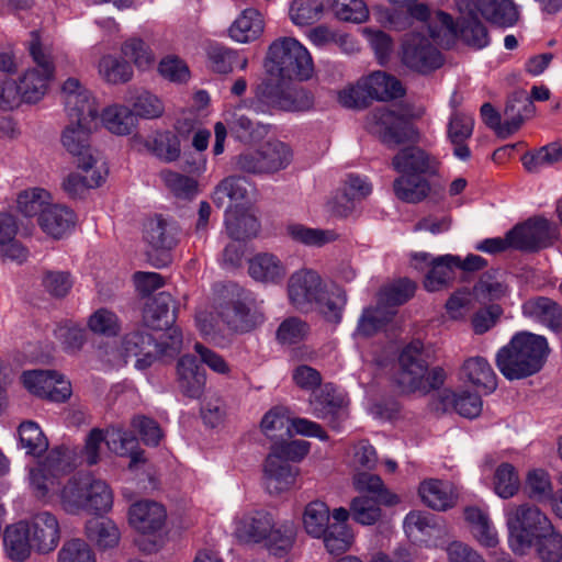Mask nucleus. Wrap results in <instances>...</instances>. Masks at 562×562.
<instances>
[{
  "instance_id": "45",
  "label": "nucleus",
  "mask_w": 562,
  "mask_h": 562,
  "mask_svg": "<svg viewBox=\"0 0 562 562\" xmlns=\"http://www.w3.org/2000/svg\"><path fill=\"white\" fill-rule=\"evenodd\" d=\"M263 18L252 8L244 10L231 25L228 33L237 43H249L257 40L263 32Z\"/></svg>"
},
{
  "instance_id": "11",
  "label": "nucleus",
  "mask_w": 562,
  "mask_h": 562,
  "mask_svg": "<svg viewBox=\"0 0 562 562\" xmlns=\"http://www.w3.org/2000/svg\"><path fill=\"white\" fill-rule=\"evenodd\" d=\"M76 170L63 180V189L71 196H80L90 189L105 182L109 168L105 159L97 149L74 158Z\"/></svg>"
},
{
  "instance_id": "31",
  "label": "nucleus",
  "mask_w": 562,
  "mask_h": 562,
  "mask_svg": "<svg viewBox=\"0 0 562 562\" xmlns=\"http://www.w3.org/2000/svg\"><path fill=\"white\" fill-rule=\"evenodd\" d=\"M122 350L124 356L123 362L126 361V358L135 357V367L138 370L149 368L156 360L153 339L148 334L143 331L127 334L123 339Z\"/></svg>"
},
{
  "instance_id": "1",
  "label": "nucleus",
  "mask_w": 562,
  "mask_h": 562,
  "mask_svg": "<svg viewBox=\"0 0 562 562\" xmlns=\"http://www.w3.org/2000/svg\"><path fill=\"white\" fill-rule=\"evenodd\" d=\"M549 352L546 337L522 331L498 350L496 366L508 380L524 379L541 370Z\"/></svg>"
},
{
  "instance_id": "28",
  "label": "nucleus",
  "mask_w": 562,
  "mask_h": 562,
  "mask_svg": "<svg viewBox=\"0 0 562 562\" xmlns=\"http://www.w3.org/2000/svg\"><path fill=\"white\" fill-rule=\"evenodd\" d=\"M166 509L159 503L142 501L130 507V524L140 533L154 535L159 531L166 522Z\"/></svg>"
},
{
  "instance_id": "47",
  "label": "nucleus",
  "mask_w": 562,
  "mask_h": 562,
  "mask_svg": "<svg viewBox=\"0 0 562 562\" xmlns=\"http://www.w3.org/2000/svg\"><path fill=\"white\" fill-rule=\"evenodd\" d=\"M225 227L229 238L246 241L258 235L260 224L252 214L229 207L225 214Z\"/></svg>"
},
{
  "instance_id": "35",
  "label": "nucleus",
  "mask_w": 562,
  "mask_h": 562,
  "mask_svg": "<svg viewBox=\"0 0 562 562\" xmlns=\"http://www.w3.org/2000/svg\"><path fill=\"white\" fill-rule=\"evenodd\" d=\"M143 321L147 327L155 330L170 327L175 321L171 295L161 292L150 299L145 305Z\"/></svg>"
},
{
  "instance_id": "3",
  "label": "nucleus",
  "mask_w": 562,
  "mask_h": 562,
  "mask_svg": "<svg viewBox=\"0 0 562 562\" xmlns=\"http://www.w3.org/2000/svg\"><path fill=\"white\" fill-rule=\"evenodd\" d=\"M508 543L516 554L527 553L536 540L552 530L551 520L536 505L508 503L504 507Z\"/></svg>"
},
{
  "instance_id": "51",
  "label": "nucleus",
  "mask_w": 562,
  "mask_h": 562,
  "mask_svg": "<svg viewBox=\"0 0 562 562\" xmlns=\"http://www.w3.org/2000/svg\"><path fill=\"white\" fill-rule=\"evenodd\" d=\"M98 74L109 85H123L134 76L132 65L113 54L103 55L98 63Z\"/></svg>"
},
{
  "instance_id": "20",
  "label": "nucleus",
  "mask_w": 562,
  "mask_h": 562,
  "mask_svg": "<svg viewBox=\"0 0 562 562\" xmlns=\"http://www.w3.org/2000/svg\"><path fill=\"white\" fill-rule=\"evenodd\" d=\"M310 405L312 414L316 418L327 420L335 430H339L348 417L345 397L328 386L315 393L310 400Z\"/></svg>"
},
{
  "instance_id": "55",
  "label": "nucleus",
  "mask_w": 562,
  "mask_h": 562,
  "mask_svg": "<svg viewBox=\"0 0 562 562\" xmlns=\"http://www.w3.org/2000/svg\"><path fill=\"white\" fill-rule=\"evenodd\" d=\"M296 537V530L291 522L273 521L271 531L268 532L263 544L267 550L278 557H283L292 549Z\"/></svg>"
},
{
  "instance_id": "21",
  "label": "nucleus",
  "mask_w": 562,
  "mask_h": 562,
  "mask_svg": "<svg viewBox=\"0 0 562 562\" xmlns=\"http://www.w3.org/2000/svg\"><path fill=\"white\" fill-rule=\"evenodd\" d=\"M495 463L496 461L493 456H486L481 464L482 475L485 479L487 473H492L490 485L499 498H513L520 490L518 471L508 462H502L494 469Z\"/></svg>"
},
{
  "instance_id": "41",
  "label": "nucleus",
  "mask_w": 562,
  "mask_h": 562,
  "mask_svg": "<svg viewBox=\"0 0 562 562\" xmlns=\"http://www.w3.org/2000/svg\"><path fill=\"white\" fill-rule=\"evenodd\" d=\"M75 224L74 213L61 205L49 204L38 217L42 231L53 238H61L70 232Z\"/></svg>"
},
{
  "instance_id": "48",
  "label": "nucleus",
  "mask_w": 562,
  "mask_h": 562,
  "mask_svg": "<svg viewBox=\"0 0 562 562\" xmlns=\"http://www.w3.org/2000/svg\"><path fill=\"white\" fill-rule=\"evenodd\" d=\"M85 533L100 550L116 547L121 539V532L117 526L112 520L105 518H92L88 520L85 527Z\"/></svg>"
},
{
  "instance_id": "46",
  "label": "nucleus",
  "mask_w": 562,
  "mask_h": 562,
  "mask_svg": "<svg viewBox=\"0 0 562 562\" xmlns=\"http://www.w3.org/2000/svg\"><path fill=\"white\" fill-rule=\"evenodd\" d=\"M440 401L443 409L452 408L456 413L467 418L477 417L483 407L481 397L476 393L465 390H445L440 394Z\"/></svg>"
},
{
  "instance_id": "30",
  "label": "nucleus",
  "mask_w": 562,
  "mask_h": 562,
  "mask_svg": "<svg viewBox=\"0 0 562 562\" xmlns=\"http://www.w3.org/2000/svg\"><path fill=\"white\" fill-rule=\"evenodd\" d=\"M106 446L117 456L130 457L131 470H136L145 463L144 452L138 448V440L131 431L120 428L108 429Z\"/></svg>"
},
{
  "instance_id": "5",
  "label": "nucleus",
  "mask_w": 562,
  "mask_h": 562,
  "mask_svg": "<svg viewBox=\"0 0 562 562\" xmlns=\"http://www.w3.org/2000/svg\"><path fill=\"white\" fill-rule=\"evenodd\" d=\"M457 9L460 13V20L453 19L445 13H436V22L440 26L439 31H431V36L441 45H449L460 34L462 40L475 48L486 47L490 37L485 26L477 19L472 0H457Z\"/></svg>"
},
{
  "instance_id": "14",
  "label": "nucleus",
  "mask_w": 562,
  "mask_h": 562,
  "mask_svg": "<svg viewBox=\"0 0 562 562\" xmlns=\"http://www.w3.org/2000/svg\"><path fill=\"white\" fill-rule=\"evenodd\" d=\"M61 94L70 122L99 124L100 104L98 99L79 79L68 78L61 87Z\"/></svg>"
},
{
  "instance_id": "52",
  "label": "nucleus",
  "mask_w": 562,
  "mask_h": 562,
  "mask_svg": "<svg viewBox=\"0 0 562 562\" xmlns=\"http://www.w3.org/2000/svg\"><path fill=\"white\" fill-rule=\"evenodd\" d=\"M462 376L477 387L492 392L496 387V375L482 357H472L465 360L462 367Z\"/></svg>"
},
{
  "instance_id": "15",
  "label": "nucleus",
  "mask_w": 562,
  "mask_h": 562,
  "mask_svg": "<svg viewBox=\"0 0 562 562\" xmlns=\"http://www.w3.org/2000/svg\"><path fill=\"white\" fill-rule=\"evenodd\" d=\"M75 454L67 447H57L49 452L44 463L30 471L31 485L37 497L48 496L55 491L57 474L71 467Z\"/></svg>"
},
{
  "instance_id": "56",
  "label": "nucleus",
  "mask_w": 562,
  "mask_h": 562,
  "mask_svg": "<svg viewBox=\"0 0 562 562\" xmlns=\"http://www.w3.org/2000/svg\"><path fill=\"white\" fill-rule=\"evenodd\" d=\"M394 314V310H387L379 302L375 307H366L358 319L355 335L361 337L374 335L391 321Z\"/></svg>"
},
{
  "instance_id": "10",
  "label": "nucleus",
  "mask_w": 562,
  "mask_h": 562,
  "mask_svg": "<svg viewBox=\"0 0 562 562\" xmlns=\"http://www.w3.org/2000/svg\"><path fill=\"white\" fill-rule=\"evenodd\" d=\"M435 23L437 22L435 21ZM439 29L438 24L435 27H429V36L417 31L402 36L397 54L406 68L419 74H427L442 65L441 54L429 38H434L431 31H439Z\"/></svg>"
},
{
  "instance_id": "40",
  "label": "nucleus",
  "mask_w": 562,
  "mask_h": 562,
  "mask_svg": "<svg viewBox=\"0 0 562 562\" xmlns=\"http://www.w3.org/2000/svg\"><path fill=\"white\" fill-rule=\"evenodd\" d=\"M117 136L130 135L137 125L136 114L126 105L114 103L103 109L99 123Z\"/></svg>"
},
{
  "instance_id": "57",
  "label": "nucleus",
  "mask_w": 562,
  "mask_h": 562,
  "mask_svg": "<svg viewBox=\"0 0 562 562\" xmlns=\"http://www.w3.org/2000/svg\"><path fill=\"white\" fill-rule=\"evenodd\" d=\"M416 284L408 279H400L383 286L378 294V301L387 310L407 302L415 293Z\"/></svg>"
},
{
  "instance_id": "2",
  "label": "nucleus",
  "mask_w": 562,
  "mask_h": 562,
  "mask_svg": "<svg viewBox=\"0 0 562 562\" xmlns=\"http://www.w3.org/2000/svg\"><path fill=\"white\" fill-rule=\"evenodd\" d=\"M55 496L63 510L70 515L106 513L113 505L109 485L90 475L74 476L64 484L57 481L55 491L44 498L53 499Z\"/></svg>"
},
{
  "instance_id": "18",
  "label": "nucleus",
  "mask_w": 562,
  "mask_h": 562,
  "mask_svg": "<svg viewBox=\"0 0 562 562\" xmlns=\"http://www.w3.org/2000/svg\"><path fill=\"white\" fill-rule=\"evenodd\" d=\"M249 99H247L248 101ZM246 100L241 101L239 105L225 113V122H217L214 126L215 143L213 146L214 155H221L224 151V144L227 135V126L239 139H251L255 135L260 134L263 126L254 122L250 117L243 113L244 109L252 111L249 106L245 105Z\"/></svg>"
},
{
  "instance_id": "26",
  "label": "nucleus",
  "mask_w": 562,
  "mask_h": 562,
  "mask_svg": "<svg viewBox=\"0 0 562 562\" xmlns=\"http://www.w3.org/2000/svg\"><path fill=\"white\" fill-rule=\"evenodd\" d=\"M26 524L36 551L47 553L57 547L60 539V527L55 515L42 512L34 515Z\"/></svg>"
},
{
  "instance_id": "37",
  "label": "nucleus",
  "mask_w": 562,
  "mask_h": 562,
  "mask_svg": "<svg viewBox=\"0 0 562 562\" xmlns=\"http://www.w3.org/2000/svg\"><path fill=\"white\" fill-rule=\"evenodd\" d=\"M418 494L425 505L436 510H446L452 507L457 499L452 485L436 479L423 481Z\"/></svg>"
},
{
  "instance_id": "39",
  "label": "nucleus",
  "mask_w": 562,
  "mask_h": 562,
  "mask_svg": "<svg viewBox=\"0 0 562 562\" xmlns=\"http://www.w3.org/2000/svg\"><path fill=\"white\" fill-rule=\"evenodd\" d=\"M461 265V258L454 255H442L431 260L430 270L425 277L424 286L429 292L445 289L454 279V268Z\"/></svg>"
},
{
  "instance_id": "58",
  "label": "nucleus",
  "mask_w": 562,
  "mask_h": 562,
  "mask_svg": "<svg viewBox=\"0 0 562 562\" xmlns=\"http://www.w3.org/2000/svg\"><path fill=\"white\" fill-rule=\"evenodd\" d=\"M121 53L128 58L139 71H147L154 67L155 54L149 45L138 37H131L123 42Z\"/></svg>"
},
{
  "instance_id": "23",
  "label": "nucleus",
  "mask_w": 562,
  "mask_h": 562,
  "mask_svg": "<svg viewBox=\"0 0 562 562\" xmlns=\"http://www.w3.org/2000/svg\"><path fill=\"white\" fill-rule=\"evenodd\" d=\"M19 222L9 212H0V259L2 262L24 263L29 258V249L18 238Z\"/></svg>"
},
{
  "instance_id": "24",
  "label": "nucleus",
  "mask_w": 562,
  "mask_h": 562,
  "mask_svg": "<svg viewBox=\"0 0 562 562\" xmlns=\"http://www.w3.org/2000/svg\"><path fill=\"white\" fill-rule=\"evenodd\" d=\"M393 168L404 175L434 176L439 162L424 149L412 146L401 149L392 160Z\"/></svg>"
},
{
  "instance_id": "53",
  "label": "nucleus",
  "mask_w": 562,
  "mask_h": 562,
  "mask_svg": "<svg viewBox=\"0 0 562 562\" xmlns=\"http://www.w3.org/2000/svg\"><path fill=\"white\" fill-rule=\"evenodd\" d=\"M286 235L292 240L308 247H323L339 237L334 229L313 228L299 223L289 224Z\"/></svg>"
},
{
  "instance_id": "29",
  "label": "nucleus",
  "mask_w": 562,
  "mask_h": 562,
  "mask_svg": "<svg viewBox=\"0 0 562 562\" xmlns=\"http://www.w3.org/2000/svg\"><path fill=\"white\" fill-rule=\"evenodd\" d=\"M248 272L258 282L276 284L285 278L286 267L278 256L260 252L249 260Z\"/></svg>"
},
{
  "instance_id": "19",
  "label": "nucleus",
  "mask_w": 562,
  "mask_h": 562,
  "mask_svg": "<svg viewBox=\"0 0 562 562\" xmlns=\"http://www.w3.org/2000/svg\"><path fill=\"white\" fill-rule=\"evenodd\" d=\"M557 227L546 218L530 220L510 229L514 249L536 250L550 246L557 238Z\"/></svg>"
},
{
  "instance_id": "36",
  "label": "nucleus",
  "mask_w": 562,
  "mask_h": 562,
  "mask_svg": "<svg viewBox=\"0 0 562 562\" xmlns=\"http://www.w3.org/2000/svg\"><path fill=\"white\" fill-rule=\"evenodd\" d=\"M176 225L161 216L149 218L144 226V239L153 250H170L177 244Z\"/></svg>"
},
{
  "instance_id": "27",
  "label": "nucleus",
  "mask_w": 562,
  "mask_h": 562,
  "mask_svg": "<svg viewBox=\"0 0 562 562\" xmlns=\"http://www.w3.org/2000/svg\"><path fill=\"white\" fill-rule=\"evenodd\" d=\"M131 142L138 150L144 148L165 162L176 161L181 154L178 136L169 131H158L146 138L135 135Z\"/></svg>"
},
{
  "instance_id": "7",
  "label": "nucleus",
  "mask_w": 562,
  "mask_h": 562,
  "mask_svg": "<svg viewBox=\"0 0 562 562\" xmlns=\"http://www.w3.org/2000/svg\"><path fill=\"white\" fill-rule=\"evenodd\" d=\"M266 69L271 75L306 80L314 72L308 50L294 37H281L271 43L266 58Z\"/></svg>"
},
{
  "instance_id": "34",
  "label": "nucleus",
  "mask_w": 562,
  "mask_h": 562,
  "mask_svg": "<svg viewBox=\"0 0 562 562\" xmlns=\"http://www.w3.org/2000/svg\"><path fill=\"white\" fill-rule=\"evenodd\" d=\"M99 127V124H76L70 122L61 134V144L72 158L90 153L95 148L91 145V135Z\"/></svg>"
},
{
  "instance_id": "22",
  "label": "nucleus",
  "mask_w": 562,
  "mask_h": 562,
  "mask_svg": "<svg viewBox=\"0 0 562 562\" xmlns=\"http://www.w3.org/2000/svg\"><path fill=\"white\" fill-rule=\"evenodd\" d=\"M273 516L265 510L244 513L234 518L233 533L244 543H262L273 527Z\"/></svg>"
},
{
  "instance_id": "43",
  "label": "nucleus",
  "mask_w": 562,
  "mask_h": 562,
  "mask_svg": "<svg viewBox=\"0 0 562 562\" xmlns=\"http://www.w3.org/2000/svg\"><path fill=\"white\" fill-rule=\"evenodd\" d=\"M476 7L482 16L501 27L514 26L519 20V10L513 0H476Z\"/></svg>"
},
{
  "instance_id": "8",
  "label": "nucleus",
  "mask_w": 562,
  "mask_h": 562,
  "mask_svg": "<svg viewBox=\"0 0 562 562\" xmlns=\"http://www.w3.org/2000/svg\"><path fill=\"white\" fill-rule=\"evenodd\" d=\"M27 49L35 67L23 74L19 86L24 102L35 103L46 94L55 76V65L49 45L43 42L37 31L31 32Z\"/></svg>"
},
{
  "instance_id": "49",
  "label": "nucleus",
  "mask_w": 562,
  "mask_h": 562,
  "mask_svg": "<svg viewBox=\"0 0 562 562\" xmlns=\"http://www.w3.org/2000/svg\"><path fill=\"white\" fill-rule=\"evenodd\" d=\"M252 187L245 177L229 176L223 179L215 188L213 199L221 206L227 198L236 205L249 201Z\"/></svg>"
},
{
  "instance_id": "4",
  "label": "nucleus",
  "mask_w": 562,
  "mask_h": 562,
  "mask_svg": "<svg viewBox=\"0 0 562 562\" xmlns=\"http://www.w3.org/2000/svg\"><path fill=\"white\" fill-rule=\"evenodd\" d=\"M218 318L235 331H249L263 322V314L256 299L244 292L237 300L222 306L216 317L212 313L199 312L196 325L201 334L212 336L218 326Z\"/></svg>"
},
{
  "instance_id": "16",
  "label": "nucleus",
  "mask_w": 562,
  "mask_h": 562,
  "mask_svg": "<svg viewBox=\"0 0 562 562\" xmlns=\"http://www.w3.org/2000/svg\"><path fill=\"white\" fill-rule=\"evenodd\" d=\"M321 276L310 269L295 271L288 281V299L290 304L300 312L313 311L323 293Z\"/></svg>"
},
{
  "instance_id": "42",
  "label": "nucleus",
  "mask_w": 562,
  "mask_h": 562,
  "mask_svg": "<svg viewBox=\"0 0 562 562\" xmlns=\"http://www.w3.org/2000/svg\"><path fill=\"white\" fill-rule=\"evenodd\" d=\"M361 88L367 98L385 101L404 94L401 82L393 76L375 71L361 79Z\"/></svg>"
},
{
  "instance_id": "60",
  "label": "nucleus",
  "mask_w": 562,
  "mask_h": 562,
  "mask_svg": "<svg viewBox=\"0 0 562 562\" xmlns=\"http://www.w3.org/2000/svg\"><path fill=\"white\" fill-rule=\"evenodd\" d=\"M18 432L20 446L27 454L38 457L47 450L48 440L35 422L26 420L21 423Z\"/></svg>"
},
{
  "instance_id": "12",
  "label": "nucleus",
  "mask_w": 562,
  "mask_h": 562,
  "mask_svg": "<svg viewBox=\"0 0 562 562\" xmlns=\"http://www.w3.org/2000/svg\"><path fill=\"white\" fill-rule=\"evenodd\" d=\"M292 150L283 142L269 140L258 150L247 151L234 158L236 169L249 173H276L292 161Z\"/></svg>"
},
{
  "instance_id": "13",
  "label": "nucleus",
  "mask_w": 562,
  "mask_h": 562,
  "mask_svg": "<svg viewBox=\"0 0 562 562\" xmlns=\"http://www.w3.org/2000/svg\"><path fill=\"white\" fill-rule=\"evenodd\" d=\"M369 128L386 145H398L415 137L409 115L403 109L381 108L368 120Z\"/></svg>"
},
{
  "instance_id": "44",
  "label": "nucleus",
  "mask_w": 562,
  "mask_h": 562,
  "mask_svg": "<svg viewBox=\"0 0 562 562\" xmlns=\"http://www.w3.org/2000/svg\"><path fill=\"white\" fill-rule=\"evenodd\" d=\"M3 542L8 557L18 562L26 560L34 549L27 524L24 521L9 526L4 531Z\"/></svg>"
},
{
  "instance_id": "61",
  "label": "nucleus",
  "mask_w": 562,
  "mask_h": 562,
  "mask_svg": "<svg viewBox=\"0 0 562 562\" xmlns=\"http://www.w3.org/2000/svg\"><path fill=\"white\" fill-rule=\"evenodd\" d=\"M291 418L283 407H273L268 411L260 423L262 434L269 439H279L291 436Z\"/></svg>"
},
{
  "instance_id": "59",
  "label": "nucleus",
  "mask_w": 562,
  "mask_h": 562,
  "mask_svg": "<svg viewBox=\"0 0 562 562\" xmlns=\"http://www.w3.org/2000/svg\"><path fill=\"white\" fill-rule=\"evenodd\" d=\"M166 189L176 198L189 200L198 194V181L180 172L165 169L159 173Z\"/></svg>"
},
{
  "instance_id": "32",
  "label": "nucleus",
  "mask_w": 562,
  "mask_h": 562,
  "mask_svg": "<svg viewBox=\"0 0 562 562\" xmlns=\"http://www.w3.org/2000/svg\"><path fill=\"white\" fill-rule=\"evenodd\" d=\"M178 386L181 393L191 398L202 395L205 374L192 356H183L177 366Z\"/></svg>"
},
{
  "instance_id": "62",
  "label": "nucleus",
  "mask_w": 562,
  "mask_h": 562,
  "mask_svg": "<svg viewBox=\"0 0 562 562\" xmlns=\"http://www.w3.org/2000/svg\"><path fill=\"white\" fill-rule=\"evenodd\" d=\"M525 492L537 502L550 501L553 497V485L550 474L543 469H531L525 479Z\"/></svg>"
},
{
  "instance_id": "38",
  "label": "nucleus",
  "mask_w": 562,
  "mask_h": 562,
  "mask_svg": "<svg viewBox=\"0 0 562 562\" xmlns=\"http://www.w3.org/2000/svg\"><path fill=\"white\" fill-rule=\"evenodd\" d=\"M474 119L471 114L453 111L448 125V137L454 146V156L461 160L470 157V149L465 142L471 137Z\"/></svg>"
},
{
  "instance_id": "9",
  "label": "nucleus",
  "mask_w": 562,
  "mask_h": 562,
  "mask_svg": "<svg viewBox=\"0 0 562 562\" xmlns=\"http://www.w3.org/2000/svg\"><path fill=\"white\" fill-rule=\"evenodd\" d=\"M312 104V97L304 89L297 87L280 89L267 80L257 85L254 95L245 102V105L257 114H272L274 111H305Z\"/></svg>"
},
{
  "instance_id": "33",
  "label": "nucleus",
  "mask_w": 562,
  "mask_h": 562,
  "mask_svg": "<svg viewBox=\"0 0 562 562\" xmlns=\"http://www.w3.org/2000/svg\"><path fill=\"white\" fill-rule=\"evenodd\" d=\"M522 313L549 329L557 331L562 328V310L548 297L531 299L524 303Z\"/></svg>"
},
{
  "instance_id": "54",
  "label": "nucleus",
  "mask_w": 562,
  "mask_h": 562,
  "mask_svg": "<svg viewBox=\"0 0 562 562\" xmlns=\"http://www.w3.org/2000/svg\"><path fill=\"white\" fill-rule=\"evenodd\" d=\"M329 519V507L321 501L308 503L302 517L305 532L315 539H321L326 533L330 527Z\"/></svg>"
},
{
  "instance_id": "6",
  "label": "nucleus",
  "mask_w": 562,
  "mask_h": 562,
  "mask_svg": "<svg viewBox=\"0 0 562 562\" xmlns=\"http://www.w3.org/2000/svg\"><path fill=\"white\" fill-rule=\"evenodd\" d=\"M400 371L396 383L403 392L427 393L439 387L445 381V372L435 368L427 372V361L424 355V346L419 340H414L404 347L400 355Z\"/></svg>"
},
{
  "instance_id": "63",
  "label": "nucleus",
  "mask_w": 562,
  "mask_h": 562,
  "mask_svg": "<svg viewBox=\"0 0 562 562\" xmlns=\"http://www.w3.org/2000/svg\"><path fill=\"white\" fill-rule=\"evenodd\" d=\"M323 10V0H293L289 8V18L294 25L306 26L318 21Z\"/></svg>"
},
{
  "instance_id": "17",
  "label": "nucleus",
  "mask_w": 562,
  "mask_h": 562,
  "mask_svg": "<svg viewBox=\"0 0 562 562\" xmlns=\"http://www.w3.org/2000/svg\"><path fill=\"white\" fill-rule=\"evenodd\" d=\"M22 382L30 393L52 402H65L72 392L70 382L56 371H27L22 374Z\"/></svg>"
},
{
  "instance_id": "64",
  "label": "nucleus",
  "mask_w": 562,
  "mask_h": 562,
  "mask_svg": "<svg viewBox=\"0 0 562 562\" xmlns=\"http://www.w3.org/2000/svg\"><path fill=\"white\" fill-rule=\"evenodd\" d=\"M57 562H97V554L85 539L72 538L63 543Z\"/></svg>"
},
{
  "instance_id": "25",
  "label": "nucleus",
  "mask_w": 562,
  "mask_h": 562,
  "mask_svg": "<svg viewBox=\"0 0 562 562\" xmlns=\"http://www.w3.org/2000/svg\"><path fill=\"white\" fill-rule=\"evenodd\" d=\"M299 471L285 462L277 452H270L263 464V484L270 494H280L290 490Z\"/></svg>"
},
{
  "instance_id": "50",
  "label": "nucleus",
  "mask_w": 562,
  "mask_h": 562,
  "mask_svg": "<svg viewBox=\"0 0 562 562\" xmlns=\"http://www.w3.org/2000/svg\"><path fill=\"white\" fill-rule=\"evenodd\" d=\"M395 195L406 203H419L431 192L429 181L423 176L404 175L394 180Z\"/></svg>"
}]
</instances>
